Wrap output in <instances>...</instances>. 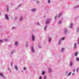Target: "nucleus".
<instances>
[{
    "instance_id": "obj_1",
    "label": "nucleus",
    "mask_w": 79,
    "mask_h": 79,
    "mask_svg": "<svg viewBox=\"0 0 79 79\" xmlns=\"http://www.w3.org/2000/svg\"><path fill=\"white\" fill-rule=\"evenodd\" d=\"M5 17H6V18L8 20V19H9V17L8 16V15H5Z\"/></svg>"
},
{
    "instance_id": "obj_2",
    "label": "nucleus",
    "mask_w": 79,
    "mask_h": 79,
    "mask_svg": "<svg viewBox=\"0 0 79 79\" xmlns=\"http://www.w3.org/2000/svg\"><path fill=\"white\" fill-rule=\"evenodd\" d=\"M32 41H34V36L32 35Z\"/></svg>"
},
{
    "instance_id": "obj_3",
    "label": "nucleus",
    "mask_w": 79,
    "mask_h": 79,
    "mask_svg": "<svg viewBox=\"0 0 79 79\" xmlns=\"http://www.w3.org/2000/svg\"><path fill=\"white\" fill-rule=\"evenodd\" d=\"M51 71H52V69H48V72H49V73H50Z\"/></svg>"
},
{
    "instance_id": "obj_4",
    "label": "nucleus",
    "mask_w": 79,
    "mask_h": 79,
    "mask_svg": "<svg viewBox=\"0 0 79 79\" xmlns=\"http://www.w3.org/2000/svg\"><path fill=\"white\" fill-rule=\"evenodd\" d=\"M15 44H16V46H17V45H18V42L17 41H15Z\"/></svg>"
},
{
    "instance_id": "obj_5",
    "label": "nucleus",
    "mask_w": 79,
    "mask_h": 79,
    "mask_svg": "<svg viewBox=\"0 0 79 79\" xmlns=\"http://www.w3.org/2000/svg\"><path fill=\"white\" fill-rule=\"evenodd\" d=\"M32 52L33 53L34 52V49L33 48V47H32Z\"/></svg>"
},
{
    "instance_id": "obj_6",
    "label": "nucleus",
    "mask_w": 79,
    "mask_h": 79,
    "mask_svg": "<svg viewBox=\"0 0 79 79\" xmlns=\"http://www.w3.org/2000/svg\"><path fill=\"white\" fill-rule=\"evenodd\" d=\"M31 11H32L35 12V9H32Z\"/></svg>"
},
{
    "instance_id": "obj_7",
    "label": "nucleus",
    "mask_w": 79,
    "mask_h": 79,
    "mask_svg": "<svg viewBox=\"0 0 79 79\" xmlns=\"http://www.w3.org/2000/svg\"><path fill=\"white\" fill-rule=\"evenodd\" d=\"M15 69H16V70H18V67H17V66H15Z\"/></svg>"
},
{
    "instance_id": "obj_8",
    "label": "nucleus",
    "mask_w": 79,
    "mask_h": 79,
    "mask_svg": "<svg viewBox=\"0 0 79 79\" xmlns=\"http://www.w3.org/2000/svg\"><path fill=\"white\" fill-rule=\"evenodd\" d=\"M73 25V24L72 23H71L70 25V28H71V27H72V25Z\"/></svg>"
},
{
    "instance_id": "obj_9",
    "label": "nucleus",
    "mask_w": 79,
    "mask_h": 79,
    "mask_svg": "<svg viewBox=\"0 0 79 79\" xmlns=\"http://www.w3.org/2000/svg\"><path fill=\"white\" fill-rule=\"evenodd\" d=\"M76 59L77 61H79V58H76Z\"/></svg>"
},
{
    "instance_id": "obj_10",
    "label": "nucleus",
    "mask_w": 79,
    "mask_h": 79,
    "mask_svg": "<svg viewBox=\"0 0 79 79\" xmlns=\"http://www.w3.org/2000/svg\"><path fill=\"white\" fill-rule=\"evenodd\" d=\"M4 40L5 42H7V41H8V40L7 39H5Z\"/></svg>"
},
{
    "instance_id": "obj_11",
    "label": "nucleus",
    "mask_w": 79,
    "mask_h": 79,
    "mask_svg": "<svg viewBox=\"0 0 79 79\" xmlns=\"http://www.w3.org/2000/svg\"><path fill=\"white\" fill-rule=\"evenodd\" d=\"M61 52H63V51H64V48H62L61 49Z\"/></svg>"
},
{
    "instance_id": "obj_12",
    "label": "nucleus",
    "mask_w": 79,
    "mask_h": 79,
    "mask_svg": "<svg viewBox=\"0 0 79 79\" xmlns=\"http://www.w3.org/2000/svg\"><path fill=\"white\" fill-rule=\"evenodd\" d=\"M78 70H79V69L78 68H77V70H76L77 72V73H78Z\"/></svg>"
},
{
    "instance_id": "obj_13",
    "label": "nucleus",
    "mask_w": 79,
    "mask_h": 79,
    "mask_svg": "<svg viewBox=\"0 0 79 79\" xmlns=\"http://www.w3.org/2000/svg\"><path fill=\"white\" fill-rule=\"evenodd\" d=\"M42 74H45V72L43 71L42 73Z\"/></svg>"
},
{
    "instance_id": "obj_14",
    "label": "nucleus",
    "mask_w": 79,
    "mask_h": 79,
    "mask_svg": "<svg viewBox=\"0 0 79 79\" xmlns=\"http://www.w3.org/2000/svg\"><path fill=\"white\" fill-rule=\"evenodd\" d=\"M47 27V26H46L45 27H44V30L45 31L46 30V28Z\"/></svg>"
},
{
    "instance_id": "obj_15",
    "label": "nucleus",
    "mask_w": 79,
    "mask_h": 79,
    "mask_svg": "<svg viewBox=\"0 0 79 79\" xmlns=\"http://www.w3.org/2000/svg\"><path fill=\"white\" fill-rule=\"evenodd\" d=\"M51 40V38H49V42H50V40Z\"/></svg>"
},
{
    "instance_id": "obj_16",
    "label": "nucleus",
    "mask_w": 79,
    "mask_h": 79,
    "mask_svg": "<svg viewBox=\"0 0 79 79\" xmlns=\"http://www.w3.org/2000/svg\"><path fill=\"white\" fill-rule=\"evenodd\" d=\"M77 54H78L77 52L75 54V56H77Z\"/></svg>"
},
{
    "instance_id": "obj_17",
    "label": "nucleus",
    "mask_w": 79,
    "mask_h": 79,
    "mask_svg": "<svg viewBox=\"0 0 79 79\" xmlns=\"http://www.w3.org/2000/svg\"><path fill=\"white\" fill-rule=\"evenodd\" d=\"M0 75L1 76H3V74H2V73H1L0 74Z\"/></svg>"
},
{
    "instance_id": "obj_18",
    "label": "nucleus",
    "mask_w": 79,
    "mask_h": 79,
    "mask_svg": "<svg viewBox=\"0 0 79 79\" xmlns=\"http://www.w3.org/2000/svg\"><path fill=\"white\" fill-rule=\"evenodd\" d=\"M49 22V21H48V20H47L46 22L47 24H48Z\"/></svg>"
},
{
    "instance_id": "obj_19",
    "label": "nucleus",
    "mask_w": 79,
    "mask_h": 79,
    "mask_svg": "<svg viewBox=\"0 0 79 79\" xmlns=\"http://www.w3.org/2000/svg\"><path fill=\"white\" fill-rule=\"evenodd\" d=\"M71 72H70L69 74L68 75V76H69V75H71Z\"/></svg>"
},
{
    "instance_id": "obj_20",
    "label": "nucleus",
    "mask_w": 79,
    "mask_h": 79,
    "mask_svg": "<svg viewBox=\"0 0 79 79\" xmlns=\"http://www.w3.org/2000/svg\"><path fill=\"white\" fill-rule=\"evenodd\" d=\"M3 42V40H0V43H1V42Z\"/></svg>"
},
{
    "instance_id": "obj_21",
    "label": "nucleus",
    "mask_w": 79,
    "mask_h": 79,
    "mask_svg": "<svg viewBox=\"0 0 79 79\" xmlns=\"http://www.w3.org/2000/svg\"><path fill=\"white\" fill-rule=\"evenodd\" d=\"M48 2L49 3H50V0H48Z\"/></svg>"
},
{
    "instance_id": "obj_22",
    "label": "nucleus",
    "mask_w": 79,
    "mask_h": 79,
    "mask_svg": "<svg viewBox=\"0 0 79 79\" xmlns=\"http://www.w3.org/2000/svg\"><path fill=\"white\" fill-rule=\"evenodd\" d=\"M39 79H42V78H41V76H40Z\"/></svg>"
},
{
    "instance_id": "obj_23",
    "label": "nucleus",
    "mask_w": 79,
    "mask_h": 79,
    "mask_svg": "<svg viewBox=\"0 0 79 79\" xmlns=\"http://www.w3.org/2000/svg\"><path fill=\"white\" fill-rule=\"evenodd\" d=\"M22 19H23V18H21L20 19V21H21V20H22Z\"/></svg>"
},
{
    "instance_id": "obj_24",
    "label": "nucleus",
    "mask_w": 79,
    "mask_h": 79,
    "mask_svg": "<svg viewBox=\"0 0 79 79\" xmlns=\"http://www.w3.org/2000/svg\"><path fill=\"white\" fill-rule=\"evenodd\" d=\"M23 69L24 70H26V68H24Z\"/></svg>"
},
{
    "instance_id": "obj_25",
    "label": "nucleus",
    "mask_w": 79,
    "mask_h": 79,
    "mask_svg": "<svg viewBox=\"0 0 79 79\" xmlns=\"http://www.w3.org/2000/svg\"><path fill=\"white\" fill-rule=\"evenodd\" d=\"M76 44H75V48H76Z\"/></svg>"
},
{
    "instance_id": "obj_26",
    "label": "nucleus",
    "mask_w": 79,
    "mask_h": 79,
    "mask_svg": "<svg viewBox=\"0 0 79 79\" xmlns=\"http://www.w3.org/2000/svg\"><path fill=\"white\" fill-rule=\"evenodd\" d=\"M46 78H47V77H46V76H44V79H46Z\"/></svg>"
},
{
    "instance_id": "obj_27",
    "label": "nucleus",
    "mask_w": 79,
    "mask_h": 79,
    "mask_svg": "<svg viewBox=\"0 0 79 79\" xmlns=\"http://www.w3.org/2000/svg\"><path fill=\"white\" fill-rule=\"evenodd\" d=\"M64 38H62V40H64Z\"/></svg>"
},
{
    "instance_id": "obj_28",
    "label": "nucleus",
    "mask_w": 79,
    "mask_h": 79,
    "mask_svg": "<svg viewBox=\"0 0 79 79\" xmlns=\"http://www.w3.org/2000/svg\"><path fill=\"white\" fill-rule=\"evenodd\" d=\"M61 23V21H60L59 22V24H60Z\"/></svg>"
},
{
    "instance_id": "obj_29",
    "label": "nucleus",
    "mask_w": 79,
    "mask_h": 79,
    "mask_svg": "<svg viewBox=\"0 0 79 79\" xmlns=\"http://www.w3.org/2000/svg\"><path fill=\"white\" fill-rule=\"evenodd\" d=\"M7 11H9V10L8 9H7Z\"/></svg>"
},
{
    "instance_id": "obj_30",
    "label": "nucleus",
    "mask_w": 79,
    "mask_h": 79,
    "mask_svg": "<svg viewBox=\"0 0 79 79\" xmlns=\"http://www.w3.org/2000/svg\"><path fill=\"white\" fill-rule=\"evenodd\" d=\"M72 64H70V66H71L72 65Z\"/></svg>"
},
{
    "instance_id": "obj_31",
    "label": "nucleus",
    "mask_w": 79,
    "mask_h": 79,
    "mask_svg": "<svg viewBox=\"0 0 79 79\" xmlns=\"http://www.w3.org/2000/svg\"><path fill=\"white\" fill-rule=\"evenodd\" d=\"M37 24H38V25H40L39 23H37Z\"/></svg>"
},
{
    "instance_id": "obj_32",
    "label": "nucleus",
    "mask_w": 79,
    "mask_h": 79,
    "mask_svg": "<svg viewBox=\"0 0 79 79\" xmlns=\"http://www.w3.org/2000/svg\"><path fill=\"white\" fill-rule=\"evenodd\" d=\"M72 75H74V73H73Z\"/></svg>"
},
{
    "instance_id": "obj_33",
    "label": "nucleus",
    "mask_w": 79,
    "mask_h": 79,
    "mask_svg": "<svg viewBox=\"0 0 79 79\" xmlns=\"http://www.w3.org/2000/svg\"><path fill=\"white\" fill-rule=\"evenodd\" d=\"M12 29H15V27H13L12 28Z\"/></svg>"
},
{
    "instance_id": "obj_34",
    "label": "nucleus",
    "mask_w": 79,
    "mask_h": 79,
    "mask_svg": "<svg viewBox=\"0 0 79 79\" xmlns=\"http://www.w3.org/2000/svg\"><path fill=\"white\" fill-rule=\"evenodd\" d=\"M39 48H41V46H39Z\"/></svg>"
},
{
    "instance_id": "obj_35",
    "label": "nucleus",
    "mask_w": 79,
    "mask_h": 79,
    "mask_svg": "<svg viewBox=\"0 0 79 79\" xmlns=\"http://www.w3.org/2000/svg\"><path fill=\"white\" fill-rule=\"evenodd\" d=\"M56 17H55V19H56Z\"/></svg>"
},
{
    "instance_id": "obj_36",
    "label": "nucleus",
    "mask_w": 79,
    "mask_h": 79,
    "mask_svg": "<svg viewBox=\"0 0 79 79\" xmlns=\"http://www.w3.org/2000/svg\"><path fill=\"white\" fill-rule=\"evenodd\" d=\"M77 7H79V6H77Z\"/></svg>"
},
{
    "instance_id": "obj_37",
    "label": "nucleus",
    "mask_w": 79,
    "mask_h": 79,
    "mask_svg": "<svg viewBox=\"0 0 79 79\" xmlns=\"http://www.w3.org/2000/svg\"><path fill=\"white\" fill-rule=\"evenodd\" d=\"M21 6V5H19V6Z\"/></svg>"
},
{
    "instance_id": "obj_38",
    "label": "nucleus",
    "mask_w": 79,
    "mask_h": 79,
    "mask_svg": "<svg viewBox=\"0 0 79 79\" xmlns=\"http://www.w3.org/2000/svg\"><path fill=\"white\" fill-rule=\"evenodd\" d=\"M32 31H34L32 30Z\"/></svg>"
},
{
    "instance_id": "obj_39",
    "label": "nucleus",
    "mask_w": 79,
    "mask_h": 79,
    "mask_svg": "<svg viewBox=\"0 0 79 79\" xmlns=\"http://www.w3.org/2000/svg\"><path fill=\"white\" fill-rule=\"evenodd\" d=\"M60 42H61V41H60Z\"/></svg>"
},
{
    "instance_id": "obj_40",
    "label": "nucleus",
    "mask_w": 79,
    "mask_h": 79,
    "mask_svg": "<svg viewBox=\"0 0 79 79\" xmlns=\"http://www.w3.org/2000/svg\"><path fill=\"white\" fill-rule=\"evenodd\" d=\"M60 40H61V39Z\"/></svg>"
}]
</instances>
